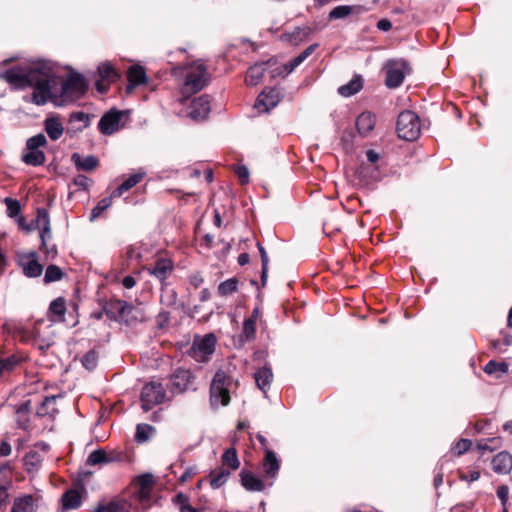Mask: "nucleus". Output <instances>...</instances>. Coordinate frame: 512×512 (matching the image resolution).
<instances>
[{
  "label": "nucleus",
  "instance_id": "f257e3e1",
  "mask_svg": "<svg viewBox=\"0 0 512 512\" xmlns=\"http://www.w3.org/2000/svg\"><path fill=\"white\" fill-rule=\"evenodd\" d=\"M54 76L53 68L48 62H39L26 73L16 67L0 73V78L15 89L33 87L32 102L36 105H44L48 101Z\"/></svg>",
  "mask_w": 512,
  "mask_h": 512
},
{
  "label": "nucleus",
  "instance_id": "f03ea898",
  "mask_svg": "<svg viewBox=\"0 0 512 512\" xmlns=\"http://www.w3.org/2000/svg\"><path fill=\"white\" fill-rule=\"evenodd\" d=\"M232 384V377L224 370L220 369L215 373L210 387V401L213 406L229 404Z\"/></svg>",
  "mask_w": 512,
  "mask_h": 512
},
{
  "label": "nucleus",
  "instance_id": "7ed1b4c3",
  "mask_svg": "<svg viewBox=\"0 0 512 512\" xmlns=\"http://www.w3.org/2000/svg\"><path fill=\"white\" fill-rule=\"evenodd\" d=\"M140 399L142 408L148 411L155 405L170 401L172 396L169 391H166L161 382L151 381L142 388Z\"/></svg>",
  "mask_w": 512,
  "mask_h": 512
},
{
  "label": "nucleus",
  "instance_id": "20e7f679",
  "mask_svg": "<svg viewBox=\"0 0 512 512\" xmlns=\"http://www.w3.org/2000/svg\"><path fill=\"white\" fill-rule=\"evenodd\" d=\"M189 390H196V376L190 369H174L169 378V394L173 397Z\"/></svg>",
  "mask_w": 512,
  "mask_h": 512
},
{
  "label": "nucleus",
  "instance_id": "39448f33",
  "mask_svg": "<svg viewBox=\"0 0 512 512\" xmlns=\"http://www.w3.org/2000/svg\"><path fill=\"white\" fill-rule=\"evenodd\" d=\"M396 131L398 136L406 141L416 140L421 133L419 117L410 110L401 112L398 116Z\"/></svg>",
  "mask_w": 512,
  "mask_h": 512
},
{
  "label": "nucleus",
  "instance_id": "423d86ee",
  "mask_svg": "<svg viewBox=\"0 0 512 512\" xmlns=\"http://www.w3.org/2000/svg\"><path fill=\"white\" fill-rule=\"evenodd\" d=\"M206 83L205 65L201 62L194 63L186 71L183 94H194L203 89Z\"/></svg>",
  "mask_w": 512,
  "mask_h": 512
},
{
  "label": "nucleus",
  "instance_id": "0eeeda50",
  "mask_svg": "<svg viewBox=\"0 0 512 512\" xmlns=\"http://www.w3.org/2000/svg\"><path fill=\"white\" fill-rule=\"evenodd\" d=\"M384 70L386 72L385 84L388 88L399 87L405 76L410 73L408 63L403 59L387 61Z\"/></svg>",
  "mask_w": 512,
  "mask_h": 512
},
{
  "label": "nucleus",
  "instance_id": "6e6552de",
  "mask_svg": "<svg viewBox=\"0 0 512 512\" xmlns=\"http://www.w3.org/2000/svg\"><path fill=\"white\" fill-rule=\"evenodd\" d=\"M135 492L133 498L137 500L143 509L150 507L152 503V491L154 478L152 474L146 473L138 476L135 481Z\"/></svg>",
  "mask_w": 512,
  "mask_h": 512
},
{
  "label": "nucleus",
  "instance_id": "1a4fd4ad",
  "mask_svg": "<svg viewBox=\"0 0 512 512\" xmlns=\"http://www.w3.org/2000/svg\"><path fill=\"white\" fill-rule=\"evenodd\" d=\"M216 338L213 334H207L203 337H195L193 344L189 350V354L197 362H205L214 352Z\"/></svg>",
  "mask_w": 512,
  "mask_h": 512
},
{
  "label": "nucleus",
  "instance_id": "9d476101",
  "mask_svg": "<svg viewBox=\"0 0 512 512\" xmlns=\"http://www.w3.org/2000/svg\"><path fill=\"white\" fill-rule=\"evenodd\" d=\"M87 83L79 73H71L63 82L61 94L65 99L76 100L85 94Z\"/></svg>",
  "mask_w": 512,
  "mask_h": 512
},
{
  "label": "nucleus",
  "instance_id": "9b49d317",
  "mask_svg": "<svg viewBox=\"0 0 512 512\" xmlns=\"http://www.w3.org/2000/svg\"><path fill=\"white\" fill-rule=\"evenodd\" d=\"M138 87L154 90L153 81L147 76L146 70L138 63L130 62V92Z\"/></svg>",
  "mask_w": 512,
  "mask_h": 512
},
{
  "label": "nucleus",
  "instance_id": "f8f14e48",
  "mask_svg": "<svg viewBox=\"0 0 512 512\" xmlns=\"http://www.w3.org/2000/svg\"><path fill=\"white\" fill-rule=\"evenodd\" d=\"M96 89L100 93H106L108 85L118 77L117 72L110 63H102L97 69Z\"/></svg>",
  "mask_w": 512,
  "mask_h": 512
},
{
  "label": "nucleus",
  "instance_id": "ddd939ff",
  "mask_svg": "<svg viewBox=\"0 0 512 512\" xmlns=\"http://www.w3.org/2000/svg\"><path fill=\"white\" fill-rule=\"evenodd\" d=\"M125 114V112H119L117 110H110L105 113L99 123L98 127L101 133L105 135H111L119 130L121 117Z\"/></svg>",
  "mask_w": 512,
  "mask_h": 512
},
{
  "label": "nucleus",
  "instance_id": "4468645a",
  "mask_svg": "<svg viewBox=\"0 0 512 512\" xmlns=\"http://www.w3.org/2000/svg\"><path fill=\"white\" fill-rule=\"evenodd\" d=\"M19 264L24 275L29 278L39 277L43 272V266L38 261L37 254L34 252L20 256Z\"/></svg>",
  "mask_w": 512,
  "mask_h": 512
},
{
  "label": "nucleus",
  "instance_id": "2eb2a0df",
  "mask_svg": "<svg viewBox=\"0 0 512 512\" xmlns=\"http://www.w3.org/2000/svg\"><path fill=\"white\" fill-rule=\"evenodd\" d=\"M210 111V98L208 95H202L191 102L188 115L194 120H203L208 116Z\"/></svg>",
  "mask_w": 512,
  "mask_h": 512
},
{
  "label": "nucleus",
  "instance_id": "dca6fc26",
  "mask_svg": "<svg viewBox=\"0 0 512 512\" xmlns=\"http://www.w3.org/2000/svg\"><path fill=\"white\" fill-rule=\"evenodd\" d=\"M280 101V96L277 90L270 89L268 92L263 91L256 99L255 108L259 112H268L274 108Z\"/></svg>",
  "mask_w": 512,
  "mask_h": 512
},
{
  "label": "nucleus",
  "instance_id": "f3484780",
  "mask_svg": "<svg viewBox=\"0 0 512 512\" xmlns=\"http://www.w3.org/2000/svg\"><path fill=\"white\" fill-rule=\"evenodd\" d=\"M36 226L40 231L41 244L45 246V241L51 238V227L49 213L44 208L37 210Z\"/></svg>",
  "mask_w": 512,
  "mask_h": 512
},
{
  "label": "nucleus",
  "instance_id": "a211bd4d",
  "mask_svg": "<svg viewBox=\"0 0 512 512\" xmlns=\"http://www.w3.org/2000/svg\"><path fill=\"white\" fill-rule=\"evenodd\" d=\"M71 161L78 171L91 172L99 165V160L94 155L82 156L79 153H73Z\"/></svg>",
  "mask_w": 512,
  "mask_h": 512
},
{
  "label": "nucleus",
  "instance_id": "6ab92c4d",
  "mask_svg": "<svg viewBox=\"0 0 512 512\" xmlns=\"http://www.w3.org/2000/svg\"><path fill=\"white\" fill-rule=\"evenodd\" d=\"M280 469V462L276 453L268 448L265 449V457L263 460V472L267 478H276Z\"/></svg>",
  "mask_w": 512,
  "mask_h": 512
},
{
  "label": "nucleus",
  "instance_id": "aec40b11",
  "mask_svg": "<svg viewBox=\"0 0 512 512\" xmlns=\"http://www.w3.org/2000/svg\"><path fill=\"white\" fill-rule=\"evenodd\" d=\"M172 270V262L166 258L157 259L154 265L149 268L150 274L155 276L161 282L168 278V276L172 273Z\"/></svg>",
  "mask_w": 512,
  "mask_h": 512
},
{
  "label": "nucleus",
  "instance_id": "412c9836",
  "mask_svg": "<svg viewBox=\"0 0 512 512\" xmlns=\"http://www.w3.org/2000/svg\"><path fill=\"white\" fill-rule=\"evenodd\" d=\"M318 47L317 44H312L308 46L304 51H302L298 56L293 58L290 62L283 66V71L279 74L282 76H287L294 71L300 64H302Z\"/></svg>",
  "mask_w": 512,
  "mask_h": 512
},
{
  "label": "nucleus",
  "instance_id": "4be33fe9",
  "mask_svg": "<svg viewBox=\"0 0 512 512\" xmlns=\"http://www.w3.org/2000/svg\"><path fill=\"white\" fill-rule=\"evenodd\" d=\"M38 501L32 495H25L14 500L11 512H36Z\"/></svg>",
  "mask_w": 512,
  "mask_h": 512
},
{
  "label": "nucleus",
  "instance_id": "5701e85b",
  "mask_svg": "<svg viewBox=\"0 0 512 512\" xmlns=\"http://www.w3.org/2000/svg\"><path fill=\"white\" fill-rule=\"evenodd\" d=\"M492 469L498 474H507L512 469V456L507 452L498 453L492 460Z\"/></svg>",
  "mask_w": 512,
  "mask_h": 512
},
{
  "label": "nucleus",
  "instance_id": "b1692460",
  "mask_svg": "<svg viewBox=\"0 0 512 512\" xmlns=\"http://www.w3.org/2000/svg\"><path fill=\"white\" fill-rule=\"evenodd\" d=\"M376 117L371 112L361 113L356 120V127L360 135L367 136L374 129Z\"/></svg>",
  "mask_w": 512,
  "mask_h": 512
},
{
  "label": "nucleus",
  "instance_id": "393cba45",
  "mask_svg": "<svg viewBox=\"0 0 512 512\" xmlns=\"http://www.w3.org/2000/svg\"><path fill=\"white\" fill-rule=\"evenodd\" d=\"M240 477L242 486L248 491L259 492L265 487L264 482L249 471L242 470Z\"/></svg>",
  "mask_w": 512,
  "mask_h": 512
},
{
  "label": "nucleus",
  "instance_id": "a878e982",
  "mask_svg": "<svg viewBox=\"0 0 512 512\" xmlns=\"http://www.w3.org/2000/svg\"><path fill=\"white\" fill-rule=\"evenodd\" d=\"M230 474L231 472L225 467L212 470L208 475L210 486L213 489H219L228 481Z\"/></svg>",
  "mask_w": 512,
  "mask_h": 512
},
{
  "label": "nucleus",
  "instance_id": "bb28decb",
  "mask_svg": "<svg viewBox=\"0 0 512 512\" xmlns=\"http://www.w3.org/2000/svg\"><path fill=\"white\" fill-rule=\"evenodd\" d=\"M254 378L258 388L266 393V391L270 388L273 379V373L269 367L264 366L256 371Z\"/></svg>",
  "mask_w": 512,
  "mask_h": 512
},
{
  "label": "nucleus",
  "instance_id": "cd10ccee",
  "mask_svg": "<svg viewBox=\"0 0 512 512\" xmlns=\"http://www.w3.org/2000/svg\"><path fill=\"white\" fill-rule=\"evenodd\" d=\"M69 124L72 131H82L89 126L90 117L82 111L73 112L69 116ZM68 131H70V128H68Z\"/></svg>",
  "mask_w": 512,
  "mask_h": 512
},
{
  "label": "nucleus",
  "instance_id": "c85d7f7f",
  "mask_svg": "<svg viewBox=\"0 0 512 512\" xmlns=\"http://www.w3.org/2000/svg\"><path fill=\"white\" fill-rule=\"evenodd\" d=\"M45 131L51 140L56 141L62 136L64 128L58 118L51 117L45 120Z\"/></svg>",
  "mask_w": 512,
  "mask_h": 512
},
{
  "label": "nucleus",
  "instance_id": "c756f323",
  "mask_svg": "<svg viewBox=\"0 0 512 512\" xmlns=\"http://www.w3.org/2000/svg\"><path fill=\"white\" fill-rule=\"evenodd\" d=\"M22 161L30 166H40L45 163V154L40 149L24 150L21 156Z\"/></svg>",
  "mask_w": 512,
  "mask_h": 512
},
{
  "label": "nucleus",
  "instance_id": "7c9ffc66",
  "mask_svg": "<svg viewBox=\"0 0 512 512\" xmlns=\"http://www.w3.org/2000/svg\"><path fill=\"white\" fill-rule=\"evenodd\" d=\"M61 501L63 508L65 510H69L80 507L82 503V498L79 491L75 489H70L62 495Z\"/></svg>",
  "mask_w": 512,
  "mask_h": 512
},
{
  "label": "nucleus",
  "instance_id": "2f4dec72",
  "mask_svg": "<svg viewBox=\"0 0 512 512\" xmlns=\"http://www.w3.org/2000/svg\"><path fill=\"white\" fill-rule=\"evenodd\" d=\"M363 87V81L360 76L353 77L347 84L338 88V93L343 97H350L359 92Z\"/></svg>",
  "mask_w": 512,
  "mask_h": 512
},
{
  "label": "nucleus",
  "instance_id": "473e14b6",
  "mask_svg": "<svg viewBox=\"0 0 512 512\" xmlns=\"http://www.w3.org/2000/svg\"><path fill=\"white\" fill-rule=\"evenodd\" d=\"M265 72V63L255 64L251 66L247 72L245 82L247 85L255 86L262 79Z\"/></svg>",
  "mask_w": 512,
  "mask_h": 512
},
{
  "label": "nucleus",
  "instance_id": "72a5a7b5",
  "mask_svg": "<svg viewBox=\"0 0 512 512\" xmlns=\"http://www.w3.org/2000/svg\"><path fill=\"white\" fill-rule=\"evenodd\" d=\"M43 462L42 455L37 451H30L24 457V465L29 473L37 472Z\"/></svg>",
  "mask_w": 512,
  "mask_h": 512
},
{
  "label": "nucleus",
  "instance_id": "f704fd0d",
  "mask_svg": "<svg viewBox=\"0 0 512 512\" xmlns=\"http://www.w3.org/2000/svg\"><path fill=\"white\" fill-rule=\"evenodd\" d=\"M127 307L126 302L115 300L111 301L105 308L106 314L115 320H122L124 317V311Z\"/></svg>",
  "mask_w": 512,
  "mask_h": 512
},
{
  "label": "nucleus",
  "instance_id": "c9c22d12",
  "mask_svg": "<svg viewBox=\"0 0 512 512\" xmlns=\"http://www.w3.org/2000/svg\"><path fill=\"white\" fill-rule=\"evenodd\" d=\"M56 399V396L45 397L40 406L37 408V415L39 417H44L47 415L54 416V414L57 412L55 407Z\"/></svg>",
  "mask_w": 512,
  "mask_h": 512
},
{
  "label": "nucleus",
  "instance_id": "e433bc0d",
  "mask_svg": "<svg viewBox=\"0 0 512 512\" xmlns=\"http://www.w3.org/2000/svg\"><path fill=\"white\" fill-rule=\"evenodd\" d=\"M155 433V428L149 424H138L135 432V441L138 443L147 442Z\"/></svg>",
  "mask_w": 512,
  "mask_h": 512
},
{
  "label": "nucleus",
  "instance_id": "4c0bfd02",
  "mask_svg": "<svg viewBox=\"0 0 512 512\" xmlns=\"http://www.w3.org/2000/svg\"><path fill=\"white\" fill-rule=\"evenodd\" d=\"M222 467L227 466L231 470H237L240 466V461L238 459L236 450L234 448L227 449L222 457Z\"/></svg>",
  "mask_w": 512,
  "mask_h": 512
},
{
  "label": "nucleus",
  "instance_id": "58836bf2",
  "mask_svg": "<svg viewBox=\"0 0 512 512\" xmlns=\"http://www.w3.org/2000/svg\"><path fill=\"white\" fill-rule=\"evenodd\" d=\"M238 284L239 281L235 277L227 279L218 285L217 292L222 297L229 296L238 290Z\"/></svg>",
  "mask_w": 512,
  "mask_h": 512
},
{
  "label": "nucleus",
  "instance_id": "ea45409f",
  "mask_svg": "<svg viewBox=\"0 0 512 512\" xmlns=\"http://www.w3.org/2000/svg\"><path fill=\"white\" fill-rule=\"evenodd\" d=\"M149 317L148 306L145 302H140L136 306H130V320L138 322L145 321Z\"/></svg>",
  "mask_w": 512,
  "mask_h": 512
},
{
  "label": "nucleus",
  "instance_id": "a19ab883",
  "mask_svg": "<svg viewBox=\"0 0 512 512\" xmlns=\"http://www.w3.org/2000/svg\"><path fill=\"white\" fill-rule=\"evenodd\" d=\"M64 275V272L59 266L51 264L46 268L43 281L45 284L60 281Z\"/></svg>",
  "mask_w": 512,
  "mask_h": 512
},
{
  "label": "nucleus",
  "instance_id": "79ce46f5",
  "mask_svg": "<svg viewBox=\"0 0 512 512\" xmlns=\"http://www.w3.org/2000/svg\"><path fill=\"white\" fill-rule=\"evenodd\" d=\"M49 311L52 315L56 316L58 320H63L64 315L66 313V303L65 300L61 297L53 300L50 303Z\"/></svg>",
  "mask_w": 512,
  "mask_h": 512
},
{
  "label": "nucleus",
  "instance_id": "37998d69",
  "mask_svg": "<svg viewBox=\"0 0 512 512\" xmlns=\"http://www.w3.org/2000/svg\"><path fill=\"white\" fill-rule=\"evenodd\" d=\"M86 464L90 466L107 464L106 451L103 449L92 451L87 457Z\"/></svg>",
  "mask_w": 512,
  "mask_h": 512
},
{
  "label": "nucleus",
  "instance_id": "c03bdc74",
  "mask_svg": "<svg viewBox=\"0 0 512 512\" xmlns=\"http://www.w3.org/2000/svg\"><path fill=\"white\" fill-rule=\"evenodd\" d=\"M484 371L487 374H494L498 372L500 375H503L508 371V364L505 362H496L491 360L485 365Z\"/></svg>",
  "mask_w": 512,
  "mask_h": 512
},
{
  "label": "nucleus",
  "instance_id": "a18cd8bd",
  "mask_svg": "<svg viewBox=\"0 0 512 512\" xmlns=\"http://www.w3.org/2000/svg\"><path fill=\"white\" fill-rule=\"evenodd\" d=\"M127 500L116 496L108 502V512H126Z\"/></svg>",
  "mask_w": 512,
  "mask_h": 512
},
{
  "label": "nucleus",
  "instance_id": "49530a36",
  "mask_svg": "<svg viewBox=\"0 0 512 512\" xmlns=\"http://www.w3.org/2000/svg\"><path fill=\"white\" fill-rule=\"evenodd\" d=\"M81 362L87 370L92 371L98 364V354L94 350H90L83 356Z\"/></svg>",
  "mask_w": 512,
  "mask_h": 512
},
{
  "label": "nucleus",
  "instance_id": "de8ad7c7",
  "mask_svg": "<svg viewBox=\"0 0 512 512\" xmlns=\"http://www.w3.org/2000/svg\"><path fill=\"white\" fill-rule=\"evenodd\" d=\"M46 142L47 141L45 135L39 133L33 137H30L26 141V150L40 149L41 147L45 146Z\"/></svg>",
  "mask_w": 512,
  "mask_h": 512
},
{
  "label": "nucleus",
  "instance_id": "09e8293b",
  "mask_svg": "<svg viewBox=\"0 0 512 512\" xmlns=\"http://www.w3.org/2000/svg\"><path fill=\"white\" fill-rule=\"evenodd\" d=\"M111 206V198H103L101 201L97 203V205L92 209L90 214V221L96 220L103 211L108 209Z\"/></svg>",
  "mask_w": 512,
  "mask_h": 512
},
{
  "label": "nucleus",
  "instance_id": "8fccbe9b",
  "mask_svg": "<svg viewBox=\"0 0 512 512\" xmlns=\"http://www.w3.org/2000/svg\"><path fill=\"white\" fill-rule=\"evenodd\" d=\"M310 28L309 27H297L291 34L289 40L293 44H298L302 42L305 38L308 37L310 34Z\"/></svg>",
  "mask_w": 512,
  "mask_h": 512
},
{
  "label": "nucleus",
  "instance_id": "3c124183",
  "mask_svg": "<svg viewBox=\"0 0 512 512\" xmlns=\"http://www.w3.org/2000/svg\"><path fill=\"white\" fill-rule=\"evenodd\" d=\"M5 204L7 207V214L9 217L17 216L21 211L20 203L12 198H5Z\"/></svg>",
  "mask_w": 512,
  "mask_h": 512
},
{
  "label": "nucleus",
  "instance_id": "603ef678",
  "mask_svg": "<svg viewBox=\"0 0 512 512\" xmlns=\"http://www.w3.org/2000/svg\"><path fill=\"white\" fill-rule=\"evenodd\" d=\"M351 13V7L346 5L337 6L331 10L329 17L331 19H341L348 16Z\"/></svg>",
  "mask_w": 512,
  "mask_h": 512
},
{
  "label": "nucleus",
  "instance_id": "864d4df0",
  "mask_svg": "<svg viewBox=\"0 0 512 512\" xmlns=\"http://www.w3.org/2000/svg\"><path fill=\"white\" fill-rule=\"evenodd\" d=\"M255 319L249 318L244 321L243 324V334L246 339H251L255 335L256 327H255Z\"/></svg>",
  "mask_w": 512,
  "mask_h": 512
},
{
  "label": "nucleus",
  "instance_id": "5fc2aeb1",
  "mask_svg": "<svg viewBox=\"0 0 512 512\" xmlns=\"http://www.w3.org/2000/svg\"><path fill=\"white\" fill-rule=\"evenodd\" d=\"M107 464L124 461L126 459V453L124 451L111 450L106 452Z\"/></svg>",
  "mask_w": 512,
  "mask_h": 512
},
{
  "label": "nucleus",
  "instance_id": "6e6d98bb",
  "mask_svg": "<svg viewBox=\"0 0 512 512\" xmlns=\"http://www.w3.org/2000/svg\"><path fill=\"white\" fill-rule=\"evenodd\" d=\"M471 441L468 439H460L454 446L453 451L456 455L460 456L469 450Z\"/></svg>",
  "mask_w": 512,
  "mask_h": 512
},
{
  "label": "nucleus",
  "instance_id": "4d7b16f0",
  "mask_svg": "<svg viewBox=\"0 0 512 512\" xmlns=\"http://www.w3.org/2000/svg\"><path fill=\"white\" fill-rule=\"evenodd\" d=\"M0 363L7 371H10L18 365L19 358L16 357L15 355H12L7 358L0 359Z\"/></svg>",
  "mask_w": 512,
  "mask_h": 512
},
{
  "label": "nucleus",
  "instance_id": "13d9d810",
  "mask_svg": "<svg viewBox=\"0 0 512 512\" xmlns=\"http://www.w3.org/2000/svg\"><path fill=\"white\" fill-rule=\"evenodd\" d=\"M128 191V178L125 179L117 188H115L108 198H111V201L114 198H119L122 196L124 192Z\"/></svg>",
  "mask_w": 512,
  "mask_h": 512
},
{
  "label": "nucleus",
  "instance_id": "bf43d9fd",
  "mask_svg": "<svg viewBox=\"0 0 512 512\" xmlns=\"http://www.w3.org/2000/svg\"><path fill=\"white\" fill-rule=\"evenodd\" d=\"M235 174L237 175L241 184H246L249 181V171L245 166H238L235 169Z\"/></svg>",
  "mask_w": 512,
  "mask_h": 512
},
{
  "label": "nucleus",
  "instance_id": "052dcab7",
  "mask_svg": "<svg viewBox=\"0 0 512 512\" xmlns=\"http://www.w3.org/2000/svg\"><path fill=\"white\" fill-rule=\"evenodd\" d=\"M73 183L80 189L87 190L89 187L90 179L85 175H78L74 178Z\"/></svg>",
  "mask_w": 512,
  "mask_h": 512
},
{
  "label": "nucleus",
  "instance_id": "680f3d73",
  "mask_svg": "<svg viewBox=\"0 0 512 512\" xmlns=\"http://www.w3.org/2000/svg\"><path fill=\"white\" fill-rule=\"evenodd\" d=\"M146 172L142 169L137 172L130 173V188L138 184L145 177Z\"/></svg>",
  "mask_w": 512,
  "mask_h": 512
},
{
  "label": "nucleus",
  "instance_id": "e2e57ef3",
  "mask_svg": "<svg viewBox=\"0 0 512 512\" xmlns=\"http://www.w3.org/2000/svg\"><path fill=\"white\" fill-rule=\"evenodd\" d=\"M30 412H31V401L27 400L17 407L16 416H19V417L21 415L27 416V415H29Z\"/></svg>",
  "mask_w": 512,
  "mask_h": 512
},
{
  "label": "nucleus",
  "instance_id": "0e129e2a",
  "mask_svg": "<svg viewBox=\"0 0 512 512\" xmlns=\"http://www.w3.org/2000/svg\"><path fill=\"white\" fill-rule=\"evenodd\" d=\"M508 494H509V490H508L507 486H500V487H498V489H497V496L501 500V503H502L503 507L506 506V503L508 501Z\"/></svg>",
  "mask_w": 512,
  "mask_h": 512
},
{
  "label": "nucleus",
  "instance_id": "69168bd1",
  "mask_svg": "<svg viewBox=\"0 0 512 512\" xmlns=\"http://www.w3.org/2000/svg\"><path fill=\"white\" fill-rule=\"evenodd\" d=\"M34 340L38 344L39 349L45 350L50 347L51 343L40 339L39 333L36 331L34 334Z\"/></svg>",
  "mask_w": 512,
  "mask_h": 512
},
{
  "label": "nucleus",
  "instance_id": "338daca9",
  "mask_svg": "<svg viewBox=\"0 0 512 512\" xmlns=\"http://www.w3.org/2000/svg\"><path fill=\"white\" fill-rule=\"evenodd\" d=\"M11 451H12V449H11L10 444L6 441H2L1 445H0V455L2 457H7L11 454Z\"/></svg>",
  "mask_w": 512,
  "mask_h": 512
},
{
  "label": "nucleus",
  "instance_id": "774afa93",
  "mask_svg": "<svg viewBox=\"0 0 512 512\" xmlns=\"http://www.w3.org/2000/svg\"><path fill=\"white\" fill-rule=\"evenodd\" d=\"M174 502L177 505H179V508L182 507L183 505H187L189 503L188 497L182 493H179L174 497Z\"/></svg>",
  "mask_w": 512,
  "mask_h": 512
}]
</instances>
